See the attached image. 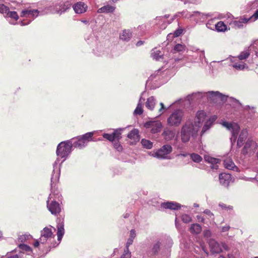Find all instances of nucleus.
I'll use <instances>...</instances> for the list:
<instances>
[{
	"label": "nucleus",
	"mask_w": 258,
	"mask_h": 258,
	"mask_svg": "<svg viewBox=\"0 0 258 258\" xmlns=\"http://www.w3.org/2000/svg\"><path fill=\"white\" fill-rule=\"evenodd\" d=\"M4 17L6 18H10L15 21L18 20L19 16L15 11H11L9 8L7 10V12L4 14Z\"/></svg>",
	"instance_id": "obj_35"
},
{
	"label": "nucleus",
	"mask_w": 258,
	"mask_h": 258,
	"mask_svg": "<svg viewBox=\"0 0 258 258\" xmlns=\"http://www.w3.org/2000/svg\"><path fill=\"white\" fill-rule=\"evenodd\" d=\"M204 159L207 162L211 164V168H212L213 169H218V166L217 164L220 161L219 159L212 157L209 155H205L204 156Z\"/></svg>",
	"instance_id": "obj_25"
},
{
	"label": "nucleus",
	"mask_w": 258,
	"mask_h": 258,
	"mask_svg": "<svg viewBox=\"0 0 258 258\" xmlns=\"http://www.w3.org/2000/svg\"><path fill=\"white\" fill-rule=\"evenodd\" d=\"M257 148V143L250 139H248L243 147L242 153L245 154H253Z\"/></svg>",
	"instance_id": "obj_12"
},
{
	"label": "nucleus",
	"mask_w": 258,
	"mask_h": 258,
	"mask_svg": "<svg viewBox=\"0 0 258 258\" xmlns=\"http://www.w3.org/2000/svg\"><path fill=\"white\" fill-rule=\"evenodd\" d=\"M183 2L184 4H198L201 2V0H180Z\"/></svg>",
	"instance_id": "obj_52"
},
{
	"label": "nucleus",
	"mask_w": 258,
	"mask_h": 258,
	"mask_svg": "<svg viewBox=\"0 0 258 258\" xmlns=\"http://www.w3.org/2000/svg\"><path fill=\"white\" fill-rule=\"evenodd\" d=\"M156 99L153 96H151L147 99L145 103L146 107L150 110H153L156 105Z\"/></svg>",
	"instance_id": "obj_33"
},
{
	"label": "nucleus",
	"mask_w": 258,
	"mask_h": 258,
	"mask_svg": "<svg viewBox=\"0 0 258 258\" xmlns=\"http://www.w3.org/2000/svg\"><path fill=\"white\" fill-rule=\"evenodd\" d=\"M253 54L249 47L245 48L243 51L239 54L237 59L242 60L246 59L250 55Z\"/></svg>",
	"instance_id": "obj_29"
},
{
	"label": "nucleus",
	"mask_w": 258,
	"mask_h": 258,
	"mask_svg": "<svg viewBox=\"0 0 258 258\" xmlns=\"http://www.w3.org/2000/svg\"><path fill=\"white\" fill-rule=\"evenodd\" d=\"M192 160L196 163H199L202 160V157L198 154L192 153L190 154Z\"/></svg>",
	"instance_id": "obj_46"
},
{
	"label": "nucleus",
	"mask_w": 258,
	"mask_h": 258,
	"mask_svg": "<svg viewBox=\"0 0 258 258\" xmlns=\"http://www.w3.org/2000/svg\"><path fill=\"white\" fill-rule=\"evenodd\" d=\"M131 256V253L129 251L128 248H125L123 253L121 255V258H130Z\"/></svg>",
	"instance_id": "obj_51"
},
{
	"label": "nucleus",
	"mask_w": 258,
	"mask_h": 258,
	"mask_svg": "<svg viewBox=\"0 0 258 258\" xmlns=\"http://www.w3.org/2000/svg\"><path fill=\"white\" fill-rule=\"evenodd\" d=\"M186 48V46L184 45L181 44H177L174 46V50L177 52H180L184 51Z\"/></svg>",
	"instance_id": "obj_49"
},
{
	"label": "nucleus",
	"mask_w": 258,
	"mask_h": 258,
	"mask_svg": "<svg viewBox=\"0 0 258 258\" xmlns=\"http://www.w3.org/2000/svg\"><path fill=\"white\" fill-rule=\"evenodd\" d=\"M206 113L202 110L197 112L194 120L188 119L182 125L180 131V138L182 143H188L191 138H196L200 128L205 121Z\"/></svg>",
	"instance_id": "obj_1"
},
{
	"label": "nucleus",
	"mask_w": 258,
	"mask_h": 258,
	"mask_svg": "<svg viewBox=\"0 0 258 258\" xmlns=\"http://www.w3.org/2000/svg\"><path fill=\"white\" fill-rule=\"evenodd\" d=\"M211 17L210 14H204L198 11L194 12V16H192V20L195 22H204L208 17Z\"/></svg>",
	"instance_id": "obj_17"
},
{
	"label": "nucleus",
	"mask_w": 258,
	"mask_h": 258,
	"mask_svg": "<svg viewBox=\"0 0 258 258\" xmlns=\"http://www.w3.org/2000/svg\"><path fill=\"white\" fill-rule=\"evenodd\" d=\"M8 8V7L5 6L4 4H0V13L4 15V14L7 12Z\"/></svg>",
	"instance_id": "obj_54"
},
{
	"label": "nucleus",
	"mask_w": 258,
	"mask_h": 258,
	"mask_svg": "<svg viewBox=\"0 0 258 258\" xmlns=\"http://www.w3.org/2000/svg\"><path fill=\"white\" fill-rule=\"evenodd\" d=\"M181 220L184 223H187L191 221V218L189 215L184 214L182 215Z\"/></svg>",
	"instance_id": "obj_50"
},
{
	"label": "nucleus",
	"mask_w": 258,
	"mask_h": 258,
	"mask_svg": "<svg viewBox=\"0 0 258 258\" xmlns=\"http://www.w3.org/2000/svg\"><path fill=\"white\" fill-rule=\"evenodd\" d=\"M161 207L164 209H168L170 210H177L181 207V205L176 202H167L162 203L161 204Z\"/></svg>",
	"instance_id": "obj_24"
},
{
	"label": "nucleus",
	"mask_w": 258,
	"mask_h": 258,
	"mask_svg": "<svg viewBox=\"0 0 258 258\" xmlns=\"http://www.w3.org/2000/svg\"><path fill=\"white\" fill-rule=\"evenodd\" d=\"M204 235L207 238H209L211 235V231L209 230H206L204 231Z\"/></svg>",
	"instance_id": "obj_62"
},
{
	"label": "nucleus",
	"mask_w": 258,
	"mask_h": 258,
	"mask_svg": "<svg viewBox=\"0 0 258 258\" xmlns=\"http://www.w3.org/2000/svg\"><path fill=\"white\" fill-rule=\"evenodd\" d=\"M116 132H113L112 134H109L106 133H104L103 134V137L110 142L113 141L115 140V139H116Z\"/></svg>",
	"instance_id": "obj_43"
},
{
	"label": "nucleus",
	"mask_w": 258,
	"mask_h": 258,
	"mask_svg": "<svg viewBox=\"0 0 258 258\" xmlns=\"http://www.w3.org/2000/svg\"><path fill=\"white\" fill-rule=\"evenodd\" d=\"M64 233V225L62 223H59L57 225V240L60 242Z\"/></svg>",
	"instance_id": "obj_30"
},
{
	"label": "nucleus",
	"mask_w": 258,
	"mask_h": 258,
	"mask_svg": "<svg viewBox=\"0 0 258 258\" xmlns=\"http://www.w3.org/2000/svg\"><path fill=\"white\" fill-rule=\"evenodd\" d=\"M190 231L192 233L199 234L202 231V227L199 224H193L190 227Z\"/></svg>",
	"instance_id": "obj_40"
},
{
	"label": "nucleus",
	"mask_w": 258,
	"mask_h": 258,
	"mask_svg": "<svg viewBox=\"0 0 258 258\" xmlns=\"http://www.w3.org/2000/svg\"><path fill=\"white\" fill-rule=\"evenodd\" d=\"M115 10V7L110 5L104 6L99 9L98 12L99 13H112Z\"/></svg>",
	"instance_id": "obj_38"
},
{
	"label": "nucleus",
	"mask_w": 258,
	"mask_h": 258,
	"mask_svg": "<svg viewBox=\"0 0 258 258\" xmlns=\"http://www.w3.org/2000/svg\"><path fill=\"white\" fill-rule=\"evenodd\" d=\"M47 207L52 215H57L60 212L61 209L59 204L55 200L47 201Z\"/></svg>",
	"instance_id": "obj_15"
},
{
	"label": "nucleus",
	"mask_w": 258,
	"mask_h": 258,
	"mask_svg": "<svg viewBox=\"0 0 258 258\" xmlns=\"http://www.w3.org/2000/svg\"><path fill=\"white\" fill-rule=\"evenodd\" d=\"M215 28L218 32H224L227 29L226 25L222 21L218 22L215 24Z\"/></svg>",
	"instance_id": "obj_41"
},
{
	"label": "nucleus",
	"mask_w": 258,
	"mask_h": 258,
	"mask_svg": "<svg viewBox=\"0 0 258 258\" xmlns=\"http://www.w3.org/2000/svg\"><path fill=\"white\" fill-rule=\"evenodd\" d=\"M132 36V33L130 30H124L120 35V38L125 41L130 40Z\"/></svg>",
	"instance_id": "obj_36"
},
{
	"label": "nucleus",
	"mask_w": 258,
	"mask_h": 258,
	"mask_svg": "<svg viewBox=\"0 0 258 258\" xmlns=\"http://www.w3.org/2000/svg\"><path fill=\"white\" fill-rule=\"evenodd\" d=\"M136 235V231L135 230L132 229L130 231V235L129 238H131L134 240Z\"/></svg>",
	"instance_id": "obj_60"
},
{
	"label": "nucleus",
	"mask_w": 258,
	"mask_h": 258,
	"mask_svg": "<svg viewBox=\"0 0 258 258\" xmlns=\"http://www.w3.org/2000/svg\"><path fill=\"white\" fill-rule=\"evenodd\" d=\"M209 244L212 253L218 254L222 252V249L220 244L213 239H210Z\"/></svg>",
	"instance_id": "obj_16"
},
{
	"label": "nucleus",
	"mask_w": 258,
	"mask_h": 258,
	"mask_svg": "<svg viewBox=\"0 0 258 258\" xmlns=\"http://www.w3.org/2000/svg\"><path fill=\"white\" fill-rule=\"evenodd\" d=\"M189 99L199 100L206 97L208 101L216 102L218 100L221 101H225L227 99L226 96L220 93L219 91H209L207 92H198L194 93L188 96Z\"/></svg>",
	"instance_id": "obj_3"
},
{
	"label": "nucleus",
	"mask_w": 258,
	"mask_h": 258,
	"mask_svg": "<svg viewBox=\"0 0 258 258\" xmlns=\"http://www.w3.org/2000/svg\"><path fill=\"white\" fill-rule=\"evenodd\" d=\"M244 109L246 111L250 110L252 113L255 112L254 108L253 107H250L249 105H246L244 107Z\"/></svg>",
	"instance_id": "obj_59"
},
{
	"label": "nucleus",
	"mask_w": 258,
	"mask_h": 258,
	"mask_svg": "<svg viewBox=\"0 0 258 258\" xmlns=\"http://www.w3.org/2000/svg\"><path fill=\"white\" fill-rule=\"evenodd\" d=\"M184 116V113L182 110H175L167 118V124L170 126H178L182 122Z\"/></svg>",
	"instance_id": "obj_7"
},
{
	"label": "nucleus",
	"mask_w": 258,
	"mask_h": 258,
	"mask_svg": "<svg viewBox=\"0 0 258 258\" xmlns=\"http://www.w3.org/2000/svg\"><path fill=\"white\" fill-rule=\"evenodd\" d=\"M249 47L252 53L254 52L253 54H251L252 58H256L257 57L258 53V40L254 41Z\"/></svg>",
	"instance_id": "obj_34"
},
{
	"label": "nucleus",
	"mask_w": 258,
	"mask_h": 258,
	"mask_svg": "<svg viewBox=\"0 0 258 258\" xmlns=\"http://www.w3.org/2000/svg\"><path fill=\"white\" fill-rule=\"evenodd\" d=\"M194 16V12L190 13L187 11H184L181 12H179L173 16L174 19L178 17H183L187 19H192V16Z\"/></svg>",
	"instance_id": "obj_32"
},
{
	"label": "nucleus",
	"mask_w": 258,
	"mask_h": 258,
	"mask_svg": "<svg viewBox=\"0 0 258 258\" xmlns=\"http://www.w3.org/2000/svg\"><path fill=\"white\" fill-rule=\"evenodd\" d=\"M59 159H57L53 164V171L51 177V193L49 195L48 200H55L59 198V192L57 190L54 189V186L53 184L56 183L60 175V167L59 164Z\"/></svg>",
	"instance_id": "obj_4"
},
{
	"label": "nucleus",
	"mask_w": 258,
	"mask_h": 258,
	"mask_svg": "<svg viewBox=\"0 0 258 258\" xmlns=\"http://www.w3.org/2000/svg\"><path fill=\"white\" fill-rule=\"evenodd\" d=\"M151 55L153 58L156 60H159L160 59L162 58L163 57V54L161 52L160 50H156L155 49L153 50Z\"/></svg>",
	"instance_id": "obj_42"
},
{
	"label": "nucleus",
	"mask_w": 258,
	"mask_h": 258,
	"mask_svg": "<svg viewBox=\"0 0 258 258\" xmlns=\"http://www.w3.org/2000/svg\"><path fill=\"white\" fill-rule=\"evenodd\" d=\"M94 135V132H88L82 136H80L81 138L84 140V142H86V145H87L89 142L93 141V136Z\"/></svg>",
	"instance_id": "obj_39"
},
{
	"label": "nucleus",
	"mask_w": 258,
	"mask_h": 258,
	"mask_svg": "<svg viewBox=\"0 0 258 258\" xmlns=\"http://www.w3.org/2000/svg\"><path fill=\"white\" fill-rule=\"evenodd\" d=\"M72 3L69 0H62L53 3L51 5L46 6L43 13L55 14L59 15L67 12L72 6Z\"/></svg>",
	"instance_id": "obj_2"
},
{
	"label": "nucleus",
	"mask_w": 258,
	"mask_h": 258,
	"mask_svg": "<svg viewBox=\"0 0 258 258\" xmlns=\"http://www.w3.org/2000/svg\"><path fill=\"white\" fill-rule=\"evenodd\" d=\"M197 219L198 222L201 223H204L205 222V218L204 217L201 216V215H198L197 216Z\"/></svg>",
	"instance_id": "obj_64"
},
{
	"label": "nucleus",
	"mask_w": 258,
	"mask_h": 258,
	"mask_svg": "<svg viewBox=\"0 0 258 258\" xmlns=\"http://www.w3.org/2000/svg\"><path fill=\"white\" fill-rule=\"evenodd\" d=\"M163 239H160L154 242L150 249L147 251V255L150 257H153L158 254L160 250V247L163 243Z\"/></svg>",
	"instance_id": "obj_13"
},
{
	"label": "nucleus",
	"mask_w": 258,
	"mask_h": 258,
	"mask_svg": "<svg viewBox=\"0 0 258 258\" xmlns=\"http://www.w3.org/2000/svg\"><path fill=\"white\" fill-rule=\"evenodd\" d=\"M71 140H72L73 147L75 148L81 149L87 146L86 142H84L81 136H78L76 138H73Z\"/></svg>",
	"instance_id": "obj_22"
},
{
	"label": "nucleus",
	"mask_w": 258,
	"mask_h": 258,
	"mask_svg": "<svg viewBox=\"0 0 258 258\" xmlns=\"http://www.w3.org/2000/svg\"><path fill=\"white\" fill-rule=\"evenodd\" d=\"M247 135L248 133L246 130H242L241 131L237 142V145L238 147H240L243 145V142L247 138Z\"/></svg>",
	"instance_id": "obj_28"
},
{
	"label": "nucleus",
	"mask_w": 258,
	"mask_h": 258,
	"mask_svg": "<svg viewBox=\"0 0 258 258\" xmlns=\"http://www.w3.org/2000/svg\"><path fill=\"white\" fill-rule=\"evenodd\" d=\"M54 235L52 232L51 228L45 227L41 231V236L40 237V242L42 244L46 243L47 241L50 238L54 237Z\"/></svg>",
	"instance_id": "obj_14"
},
{
	"label": "nucleus",
	"mask_w": 258,
	"mask_h": 258,
	"mask_svg": "<svg viewBox=\"0 0 258 258\" xmlns=\"http://www.w3.org/2000/svg\"><path fill=\"white\" fill-rule=\"evenodd\" d=\"M224 167L229 170H232L233 171H238V168L235 166L234 163L230 159H226L224 160Z\"/></svg>",
	"instance_id": "obj_27"
},
{
	"label": "nucleus",
	"mask_w": 258,
	"mask_h": 258,
	"mask_svg": "<svg viewBox=\"0 0 258 258\" xmlns=\"http://www.w3.org/2000/svg\"><path fill=\"white\" fill-rule=\"evenodd\" d=\"M127 137L133 140L134 142H137L140 140L139 132L138 129L134 128L128 134Z\"/></svg>",
	"instance_id": "obj_31"
},
{
	"label": "nucleus",
	"mask_w": 258,
	"mask_h": 258,
	"mask_svg": "<svg viewBox=\"0 0 258 258\" xmlns=\"http://www.w3.org/2000/svg\"><path fill=\"white\" fill-rule=\"evenodd\" d=\"M238 60L236 57H232L230 58V61L232 63L231 66L236 70L241 71L247 68V65L245 63L238 61Z\"/></svg>",
	"instance_id": "obj_20"
},
{
	"label": "nucleus",
	"mask_w": 258,
	"mask_h": 258,
	"mask_svg": "<svg viewBox=\"0 0 258 258\" xmlns=\"http://www.w3.org/2000/svg\"><path fill=\"white\" fill-rule=\"evenodd\" d=\"M29 237H31L30 235L25 234L20 237L19 239L22 241L23 240L28 239Z\"/></svg>",
	"instance_id": "obj_61"
},
{
	"label": "nucleus",
	"mask_w": 258,
	"mask_h": 258,
	"mask_svg": "<svg viewBox=\"0 0 258 258\" xmlns=\"http://www.w3.org/2000/svg\"><path fill=\"white\" fill-rule=\"evenodd\" d=\"M147 30V25L146 24H142L139 25L137 28L138 35H142Z\"/></svg>",
	"instance_id": "obj_45"
},
{
	"label": "nucleus",
	"mask_w": 258,
	"mask_h": 258,
	"mask_svg": "<svg viewBox=\"0 0 258 258\" xmlns=\"http://www.w3.org/2000/svg\"><path fill=\"white\" fill-rule=\"evenodd\" d=\"M159 105L160 107L159 109H158V113H159L158 116H159L161 115L162 114H163L171 106V105H170L168 108H166L164 106V104L162 102H160L159 104Z\"/></svg>",
	"instance_id": "obj_47"
},
{
	"label": "nucleus",
	"mask_w": 258,
	"mask_h": 258,
	"mask_svg": "<svg viewBox=\"0 0 258 258\" xmlns=\"http://www.w3.org/2000/svg\"><path fill=\"white\" fill-rule=\"evenodd\" d=\"M172 151V148L170 145L163 146L160 149L157 151L154 156L161 159L167 158V155Z\"/></svg>",
	"instance_id": "obj_11"
},
{
	"label": "nucleus",
	"mask_w": 258,
	"mask_h": 258,
	"mask_svg": "<svg viewBox=\"0 0 258 258\" xmlns=\"http://www.w3.org/2000/svg\"><path fill=\"white\" fill-rule=\"evenodd\" d=\"M175 131L169 127L165 128L162 133V136L167 141H170L173 140L175 137Z\"/></svg>",
	"instance_id": "obj_21"
},
{
	"label": "nucleus",
	"mask_w": 258,
	"mask_h": 258,
	"mask_svg": "<svg viewBox=\"0 0 258 258\" xmlns=\"http://www.w3.org/2000/svg\"><path fill=\"white\" fill-rule=\"evenodd\" d=\"M222 125L226 127L228 130L231 131L232 136L230 138L231 144L236 142L237 135L240 130V126L239 125L235 122L230 123L227 121H223L222 123Z\"/></svg>",
	"instance_id": "obj_8"
},
{
	"label": "nucleus",
	"mask_w": 258,
	"mask_h": 258,
	"mask_svg": "<svg viewBox=\"0 0 258 258\" xmlns=\"http://www.w3.org/2000/svg\"><path fill=\"white\" fill-rule=\"evenodd\" d=\"M113 146L114 148H115L117 151H120L122 150V147L120 146L118 142L114 143Z\"/></svg>",
	"instance_id": "obj_58"
},
{
	"label": "nucleus",
	"mask_w": 258,
	"mask_h": 258,
	"mask_svg": "<svg viewBox=\"0 0 258 258\" xmlns=\"http://www.w3.org/2000/svg\"><path fill=\"white\" fill-rule=\"evenodd\" d=\"M169 17V15H165L164 16L156 17L154 20V23L158 28L162 30L164 29L168 24H170L174 20L173 16L169 20H168Z\"/></svg>",
	"instance_id": "obj_9"
},
{
	"label": "nucleus",
	"mask_w": 258,
	"mask_h": 258,
	"mask_svg": "<svg viewBox=\"0 0 258 258\" xmlns=\"http://www.w3.org/2000/svg\"><path fill=\"white\" fill-rule=\"evenodd\" d=\"M182 32H183V30L182 29L178 28L174 31L173 34H174V35L175 36V37H178L179 36H180L182 34Z\"/></svg>",
	"instance_id": "obj_56"
},
{
	"label": "nucleus",
	"mask_w": 258,
	"mask_h": 258,
	"mask_svg": "<svg viewBox=\"0 0 258 258\" xmlns=\"http://www.w3.org/2000/svg\"><path fill=\"white\" fill-rule=\"evenodd\" d=\"M219 206L220 207H221L222 209L225 210H227V211L232 210V206H227L226 205H225L224 203H220L219 204Z\"/></svg>",
	"instance_id": "obj_53"
},
{
	"label": "nucleus",
	"mask_w": 258,
	"mask_h": 258,
	"mask_svg": "<svg viewBox=\"0 0 258 258\" xmlns=\"http://www.w3.org/2000/svg\"><path fill=\"white\" fill-rule=\"evenodd\" d=\"M220 183L224 187H228L231 181V175L230 174L222 173L219 175Z\"/></svg>",
	"instance_id": "obj_19"
},
{
	"label": "nucleus",
	"mask_w": 258,
	"mask_h": 258,
	"mask_svg": "<svg viewBox=\"0 0 258 258\" xmlns=\"http://www.w3.org/2000/svg\"><path fill=\"white\" fill-rule=\"evenodd\" d=\"M203 213L204 214L207 215L208 216H209L210 218H211L212 217H213L214 216L213 214L208 209H206V210H204Z\"/></svg>",
	"instance_id": "obj_63"
},
{
	"label": "nucleus",
	"mask_w": 258,
	"mask_h": 258,
	"mask_svg": "<svg viewBox=\"0 0 258 258\" xmlns=\"http://www.w3.org/2000/svg\"><path fill=\"white\" fill-rule=\"evenodd\" d=\"M144 100L142 97H140L137 106L134 111V114L140 115L143 113L142 105L144 103Z\"/></svg>",
	"instance_id": "obj_37"
},
{
	"label": "nucleus",
	"mask_w": 258,
	"mask_h": 258,
	"mask_svg": "<svg viewBox=\"0 0 258 258\" xmlns=\"http://www.w3.org/2000/svg\"><path fill=\"white\" fill-rule=\"evenodd\" d=\"M19 247L22 250L26 252H32V248L29 246L25 244H20Z\"/></svg>",
	"instance_id": "obj_48"
},
{
	"label": "nucleus",
	"mask_w": 258,
	"mask_h": 258,
	"mask_svg": "<svg viewBox=\"0 0 258 258\" xmlns=\"http://www.w3.org/2000/svg\"><path fill=\"white\" fill-rule=\"evenodd\" d=\"M244 179L246 181H251L252 182L256 181L257 183V185L258 186V175H257L254 178H250V177H245Z\"/></svg>",
	"instance_id": "obj_55"
},
{
	"label": "nucleus",
	"mask_w": 258,
	"mask_h": 258,
	"mask_svg": "<svg viewBox=\"0 0 258 258\" xmlns=\"http://www.w3.org/2000/svg\"><path fill=\"white\" fill-rule=\"evenodd\" d=\"M44 12V10L40 11L30 8L23 10L21 13L20 17L24 18V19L20 22V25L23 26L29 24L39 14H45V13H43Z\"/></svg>",
	"instance_id": "obj_5"
},
{
	"label": "nucleus",
	"mask_w": 258,
	"mask_h": 258,
	"mask_svg": "<svg viewBox=\"0 0 258 258\" xmlns=\"http://www.w3.org/2000/svg\"><path fill=\"white\" fill-rule=\"evenodd\" d=\"M73 142L72 140H67L60 143L57 147L56 153L58 156L64 158L61 162L62 163L69 156L72 151Z\"/></svg>",
	"instance_id": "obj_6"
},
{
	"label": "nucleus",
	"mask_w": 258,
	"mask_h": 258,
	"mask_svg": "<svg viewBox=\"0 0 258 258\" xmlns=\"http://www.w3.org/2000/svg\"><path fill=\"white\" fill-rule=\"evenodd\" d=\"M217 118V116L214 115L211 117L208 120L206 121L201 133V136H202L204 134H205L208 130H209L211 128L212 124H213V123L215 122Z\"/></svg>",
	"instance_id": "obj_23"
},
{
	"label": "nucleus",
	"mask_w": 258,
	"mask_h": 258,
	"mask_svg": "<svg viewBox=\"0 0 258 258\" xmlns=\"http://www.w3.org/2000/svg\"><path fill=\"white\" fill-rule=\"evenodd\" d=\"M87 6L83 2H78L73 6L75 12L77 14H82L86 11Z\"/></svg>",
	"instance_id": "obj_26"
},
{
	"label": "nucleus",
	"mask_w": 258,
	"mask_h": 258,
	"mask_svg": "<svg viewBox=\"0 0 258 258\" xmlns=\"http://www.w3.org/2000/svg\"><path fill=\"white\" fill-rule=\"evenodd\" d=\"M144 126L148 129L152 134L160 132L163 127L161 122L159 120H151L146 122Z\"/></svg>",
	"instance_id": "obj_10"
},
{
	"label": "nucleus",
	"mask_w": 258,
	"mask_h": 258,
	"mask_svg": "<svg viewBox=\"0 0 258 258\" xmlns=\"http://www.w3.org/2000/svg\"><path fill=\"white\" fill-rule=\"evenodd\" d=\"M250 19V18H240L239 20H234L229 23V25L233 28L240 29L242 28L244 24H246Z\"/></svg>",
	"instance_id": "obj_18"
},
{
	"label": "nucleus",
	"mask_w": 258,
	"mask_h": 258,
	"mask_svg": "<svg viewBox=\"0 0 258 258\" xmlns=\"http://www.w3.org/2000/svg\"><path fill=\"white\" fill-rule=\"evenodd\" d=\"M141 143L142 146L148 149H150L153 147V143L150 141L146 140V139H142L141 141Z\"/></svg>",
	"instance_id": "obj_44"
},
{
	"label": "nucleus",
	"mask_w": 258,
	"mask_h": 258,
	"mask_svg": "<svg viewBox=\"0 0 258 258\" xmlns=\"http://www.w3.org/2000/svg\"><path fill=\"white\" fill-rule=\"evenodd\" d=\"M213 20L211 19L209 20L207 23H206V27L210 29H213L214 28V25H213L212 23L213 22Z\"/></svg>",
	"instance_id": "obj_57"
}]
</instances>
